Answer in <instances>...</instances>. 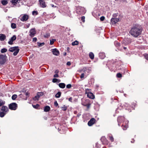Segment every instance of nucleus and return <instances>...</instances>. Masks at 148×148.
<instances>
[{"instance_id": "obj_1", "label": "nucleus", "mask_w": 148, "mask_h": 148, "mask_svg": "<svg viewBox=\"0 0 148 148\" xmlns=\"http://www.w3.org/2000/svg\"><path fill=\"white\" fill-rule=\"evenodd\" d=\"M142 29L137 25L132 26L130 31L129 33L133 37L136 38L141 34Z\"/></svg>"}, {"instance_id": "obj_2", "label": "nucleus", "mask_w": 148, "mask_h": 148, "mask_svg": "<svg viewBox=\"0 0 148 148\" xmlns=\"http://www.w3.org/2000/svg\"><path fill=\"white\" fill-rule=\"evenodd\" d=\"M76 12L79 14H83L85 13L86 10L84 7L78 6L76 8Z\"/></svg>"}, {"instance_id": "obj_3", "label": "nucleus", "mask_w": 148, "mask_h": 148, "mask_svg": "<svg viewBox=\"0 0 148 148\" xmlns=\"http://www.w3.org/2000/svg\"><path fill=\"white\" fill-rule=\"evenodd\" d=\"M19 49L18 48V47H11L10 48L9 51L10 52H13L14 51L13 53V55L14 56H16L19 51Z\"/></svg>"}, {"instance_id": "obj_4", "label": "nucleus", "mask_w": 148, "mask_h": 148, "mask_svg": "<svg viewBox=\"0 0 148 148\" xmlns=\"http://www.w3.org/2000/svg\"><path fill=\"white\" fill-rule=\"evenodd\" d=\"M7 56L5 55H3L0 54V64L3 65L6 62Z\"/></svg>"}, {"instance_id": "obj_5", "label": "nucleus", "mask_w": 148, "mask_h": 148, "mask_svg": "<svg viewBox=\"0 0 148 148\" xmlns=\"http://www.w3.org/2000/svg\"><path fill=\"white\" fill-rule=\"evenodd\" d=\"M20 20L22 21H27L28 18V16L27 14H23L21 15L20 16Z\"/></svg>"}, {"instance_id": "obj_6", "label": "nucleus", "mask_w": 148, "mask_h": 148, "mask_svg": "<svg viewBox=\"0 0 148 148\" xmlns=\"http://www.w3.org/2000/svg\"><path fill=\"white\" fill-rule=\"evenodd\" d=\"M17 107V104L14 103L10 104L9 105V108L12 110H15L16 109Z\"/></svg>"}, {"instance_id": "obj_7", "label": "nucleus", "mask_w": 148, "mask_h": 148, "mask_svg": "<svg viewBox=\"0 0 148 148\" xmlns=\"http://www.w3.org/2000/svg\"><path fill=\"white\" fill-rule=\"evenodd\" d=\"M125 120L124 116H119L117 119V121L118 122V125L119 126L121 123L123 122V121Z\"/></svg>"}, {"instance_id": "obj_8", "label": "nucleus", "mask_w": 148, "mask_h": 148, "mask_svg": "<svg viewBox=\"0 0 148 148\" xmlns=\"http://www.w3.org/2000/svg\"><path fill=\"white\" fill-rule=\"evenodd\" d=\"M128 121L127 120H125L124 122L123 123L122 126L123 127V129L124 130H125L128 127Z\"/></svg>"}, {"instance_id": "obj_9", "label": "nucleus", "mask_w": 148, "mask_h": 148, "mask_svg": "<svg viewBox=\"0 0 148 148\" xmlns=\"http://www.w3.org/2000/svg\"><path fill=\"white\" fill-rule=\"evenodd\" d=\"M29 36L31 37H34L36 33V31L35 28L31 29L29 31Z\"/></svg>"}, {"instance_id": "obj_10", "label": "nucleus", "mask_w": 148, "mask_h": 148, "mask_svg": "<svg viewBox=\"0 0 148 148\" xmlns=\"http://www.w3.org/2000/svg\"><path fill=\"white\" fill-rule=\"evenodd\" d=\"M95 119L94 118H92L88 122V124L89 126H91L94 124L95 121Z\"/></svg>"}, {"instance_id": "obj_11", "label": "nucleus", "mask_w": 148, "mask_h": 148, "mask_svg": "<svg viewBox=\"0 0 148 148\" xmlns=\"http://www.w3.org/2000/svg\"><path fill=\"white\" fill-rule=\"evenodd\" d=\"M16 39V36L15 35H14L10 39L9 41L8 42V43L10 45H12L13 44V42Z\"/></svg>"}, {"instance_id": "obj_12", "label": "nucleus", "mask_w": 148, "mask_h": 148, "mask_svg": "<svg viewBox=\"0 0 148 148\" xmlns=\"http://www.w3.org/2000/svg\"><path fill=\"white\" fill-rule=\"evenodd\" d=\"M119 21V18H113L111 20V23L112 25H114Z\"/></svg>"}, {"instance_id": "obj_13", "label": "nucleus", "mask_w": 148, "mask_h": 148, "mask_svg": "<svg viewBox=\"0 0 148 148\" xmlns=\"http://www.w3.org/2000/svg\"><path fill=\"white\" fill-rule=\"evenodd\" d=\"M52 52L54 55L56 56H58L60 54L59 51L56 48L52 49Z\"/></svg>"}, {"instance_id": "obj_14", "label": "nucleus", "mask_w": 148, "mask_h": 148, "mask_svg": "<svg viewBox=\"0 0 148 148\" xmlns=\"http://www.w3.org/2000/svg\"><path fill=\"white\" fill-rule=\"evenodd\" d=\"M39 2L41 7L44 8L46 6V5L44 0H39Z\"/></svg>"}, {"instance_id": "obj_15", "label": "nucleus", "mask_w": 148, "mask_h": 148, "mask_svg": "<svg viewBox=\"0 0 148 148\" xmlns=\"http://www.w3.org/2000/svg\"><path fill=\"white\" fill-rule=\"evenodd\" d=\"M89 101V100L88 99H82V104L84 106H86V104H87Z\"/></svg>"}, {"instance_id": "obj_16", "label": "nucleus", "mask_w": 148, "mask_h": 148, "mask_svg": "<svg viewBox=\"0 0 148 148\" xmlns=\"http://www.w3.org/2000/svg\"><path fill=\"white\" fill-rule=\"evenodd\" d=\"M82 71L83 72H86L87 73H89L91 71V70L88 67H84L82 69Z\"/></svg>"}, {"instance_id": "obj_17", "label": "nucleus", "mask_w": 148, "mask_h": 148, "mask_svg": "<svg viewBox=\"0 0 148 148\" xmlns=\"http://www.w3.org/2000/svg\"><path fill=\"white\" fill-rule=\"evenodd\" d=\"M1 110L2 111V112H5L6 113L7 112H8V107L4 106H3L2 107Z\"/></svg>"}, {"instance_id": "obj_18", "label": "nucleus", "mask_w": 148, "mask_h": 148, "mask_svg": "<svg viewBox=\"0 0 148 148\" xmlns=\"http://www.w3.org/2000/svg\"><path fill=\"white\" fill-rule=\"evenodd\" d=\"M87 97L91 99H93L95 98V96L92 93L90 92L87 94Z\"/></svg>"}, {"instance_id": "obj_19", "label": "nucleus", "mask_w": 148, "mask_h": 148, "mask_svg": "<svg viewBox=\"0 0 148 148\" xmlns=\"http://www.w3.org/2000/svg\"><path fill=\"white\" fill-rule=\"evenodd\" d=\"M6 38V36L4 34H0V40H4Z\"/></svg>"}, {"instance_id": "obj_20", "label": "nucleus", "mask_w": 148, "mask_h": 148, "mask_svg": "<svg viewBox=\"0 0 148 148\" xmlns=\"http://www.w3.org/2000/svg\"><path fill=\"white\" fill-rule=\"evenodd\" d=\"M99 57L101 59H104L105 57V53L103 52L100 53L99 54Z\"/></svg>"}, {"instance_id": "obj_21", "label": "nucleus", "mask_w": 148, "mask_h": 148, "mask_svg": "<svg viewBox=\"0 0 148 148\" xmlns=\"http://www.w3.org/2000/svg\"><path fill=\"white\" fill-rule=\"evenodd\" d=\"M50 107L49 106H46L44 108V111L45 112H47L50 110Z\"/></svg>"}, {"instance_id": "obj_22", "label": "nucleus", "mask_w": 148, "mask_h": 148, "mask_svg": "<svg viewBox=\"0 0 148 148\" xmlns=\"http://www.w3.org/2000/svg\"><path fill=\"white\" fill-rule=\"evenodd\" d=\"M58 85L60 87L62 88H64L65 86V84L64 83H59Z\"/></svg>"}, {"instance_id": "obj_23", "label": "nucleus", "mask_w": 148, "mask_h": 148, "mask_svg": "<svg viewBox=\"0 0 148 148\" xmlns=\"http://www.w3.org/2000/svg\"><path fill=\"white\" fill-rule=\"evenodd\" d=\"M1 3L3 5H5L8 3V1L6 0H2Z\"/></svg>"}, {"instance_id": "obj_24", "label": "nucleus", "mask_w": 148, "mask_h": 148, "mask_svg": "<svg viewBox=\"0 0 148 148\" xmlns=\"http://www.w3.org/2000/svg\"><path fill=\"white\" fill-rule=\"evenodd\" d=\"M18 1H20L19 0H12V3L14 5H16L17 3H18Z\"/></svg>"}, {"instance_id": "obj_25", "label": "nucleus", "mask_w": 148, "mask_h": 148, "mask_svg": "<svg viewBox=\"0 0 148 148\" xmlns=\"http://www.w3.org/2000/svg\"><path fill=\"white\" fill-rule=\"evenodd\" d=\"M89 56L91 59H93L94 58V55L92 52L90 53L89 54Z\"/></svg>"}, {"instance_id": "obj_26", "label": "nucleus", "mask_w": 148, "mask_h": 148, "mask_svg": "<svg viewBox=\"0 0 148 148\" xmlns=\"http://www.w3.org/2000/svg\"><path fill=\"white\" fill-rule=\"evenodd\" d=\"M108 137L109 138V139H110V140L112 142H113L114 141V138L111 134H110L108 135Z\"/></svg>"}, {"instance_id": "obj_27", "label": "nucleus", "mask_w": 148, "mask_h": 148, "mask_svg": "<svg viewBox=\"0 0 148 148\" xmlns=\"http://www.w3.org/2000/svg\"><path fill=\"white\" fill-rule=\"evenodd\" d=\"M61 93L60 92H58V93L56 95L55 97H56L57 98H59L61 96Z\"/></svg>"}, {"instance_id": "obj_28", "label": "nucleus", "mask_w": 148, "mask_h": 148, "mask_svg": "<svg viewBox=\"0 0 148 148\" xmlns=\"http://www.w3.org/2000/svg\"><path fill=\"white\" fill-rule=\"evenodd\" d=\"M78 44V42L77 40H75L74 42H73L72 43V45L73 46L75 45H77Z\"/></svg>"}, {"instance_id": "obj_29", "label": "nucleus", "mask_w": 148, "mask_h": 148, "mask_svg": "<svg viewBox=\"0 0 148 148\" xmlns=\"http://www.w3.org/2000/svg\"><path fill=\"white\" fill-rule=\"evenodd\" d=\"M39 98V97L38 95L37 94L36 95L34 98L33 100L34 101H38V100Z\"/></svg>"}, {"instance_id": "obj_30", "label": "nucleus", "mask_w": 148, "mask_h": 148, "mask_svg": "<svg viewBox=\"0 0 148 148\" xmlns=\"http://www.w3.org/2000/svg\"><path fill=\"white\" fill-rule=\"evenodd\" d=\"M6 114L5 112H0V116L1 117H3L4 115Z\"/></svg>"}, {"instance_id": "obj_31", "label": "nucleus", "mask_w": 148, "mask_h": 148, "mask_svg": "<svg viewBox=\"0 0 148 148\" xmlns=\"http://www.w3.org/2000/svg\"><path fill=\"white\" fill-rule=\"evenodd\" d=\"M7 51V49L6 48L2 49L1 51V52L2 53L6 52Z\"/></svg>"}, {"instance_id": "obj_32", "label": "nucleus", "mask_w": 148, "mask_h": 148, "mask_svg": "<svg viewBox=\"0 0 148 148\" xmlns=\"http://www.w3.org/2000/svg\"><path fill=\"white\" fill-rule=\"evenodd\" d=\"M16 25L14 23H12L11 24V27L13 29H15L16 27Z\"/></svg>"}, {"instance_id": "obj_33", "label": "nucleus", "mask_w": 148, "mask_h": 148, "mask_svg": "<svg viewBox=\"0 0 148 148\" xmlns=\"http://www.w3.org/2000/svg\"><path fill=\"white\" fill-rule=\"evenodd\" d=\"M56 41V40L54 39H52L50 40V44L51 45H53L54 42Z\"/></svg>"}, {"instance_id": "obj_34", "label": "nucleus", "mask_w": 148, "mask_h": 148, "mask_svg": "<svg viewBox=\"0 0 148 148\" xmlns=\"http://www.w3.org/2000/svg\"><path fill=\"white\" fill-rule=\"evenodd\" d=\"M90 89H86L85 93L86 94H87L88 93H90Z\"/></svg>"}, {"instance_id": "obj_35", "label": "nucleus", "mask_w": 148, "mask_h": 148, "mask_svg": "<svg viewBox=\"0 0 148 148\" xmlns=\"http://www.w3.org/2000/svg\"><path fill=\"white\" fill-rule=\"evenodd\" d=\"M58 81L59 82L60 81V80H58L56 78H53L52 80V82L54 83L57 82Z\"/></svg>"}, {"instance_id": "obj_36", "label": "nucleus", "mask_w": 148, "mask_h": 148, "mask_svg": "<svg viewBox=\"0 0 148 148\" xmlns=\"http://www.w3.org/2000/svg\"><path fill=\"white\" fill-rule=\"evenodd\" d=\"M50 34L49 33H47L45 34L44 36L45 38H48L50 36Z\"/></svg>"}, {"instance_id": "obj_37", "label": "nucleus", "mask_w": 148, "mask_h": 148, "mask_svg": "<svg viewBox=\"0 0 148 148\" xmlns=\"http://www.w3.org/2000/svg\"><path fill=\"white\" fill-rule=\"evenodd\" d=\"M37 94L40 97L42 96L43 95V93L42 92H38Z\"/></svg>"}, {"instance_id": "obj_38", "label": "nucleus", "mask_w": 148, "mask_h": 148, "mask_svg": "<svg viewBox=\"0 0 148 148\" xmlns=\"http://www.w3.org/2000/svg\"><path fill=\"white\" fill-rule=\"evenodd\" d=\"M32 106L34 108L36 109L38 108L39 107V105L38 104H37L35 105H32Z\"/></svg>"}, {"instance_id": "obj_39", "label": "nucleus", "mask_w": 148, "mask_h": 148, "mask_svg": "<svg viewBox=\"0 0 148 148\" xmlns=\"http://www.w3.org/2000/svg\"><path fill=\"white\" fill-rule=\"evenodd\" d=\"M17 97V96L16 95H13L12 96V99L13 100H15Z\"/></svg>"}, {"instance_id": "obj_40", "label": "nucleus", "mask_w": 148, "mask_h": 148, "mask_svg": "<svg viewBox=\"0 0 148 148\" xmlns=\"http://www.w3.org/2000/svg\"><path fill=\"white\" fill-rule=\"evenodd\" d=\"M38 45L39 47H41V46H42L43 45L45 44V43L44 42H42V43L38 42Z\"/></svg>"}, {"instance_id": "obj_41", "label": "nucleus", "mask_w": 148, "mask_h": 148, "mask_svg": "<svg viewBox=\"0 0 148 148\" xmlns=\"http://www.w3.org/2000/svg\"><path fill=\"white\" fill-rule=\"evenodd\" d=\"M116 76L118 78H120L122 77V75L121 73H117V74H116Z\"/></svg>"}, {"instance_id": "obj_42", "label": "nucleus", "mask_w": 148, "mask_h": 148, "mask_svg": "<svg viewBox=\"0 0 148 148\" xmlns=\"http://www.w3.org/2000/svg\"><path fill=\"white\" fill-rule=\"evenodd\" d=\"M61 108L62 109V110L64 111L66 110L67 109V107L64 105Z\"/></svg>"}, {"instance_id": "obj_43", "label": "nucleus", "mask_w": 148, "mask_h": 148, "mask_svg": "<svg viewBox=\"0 0 148 148\" xmlns=\"http://www.w3.org/2000/svg\"><path fill=\"white\" fill-rule=\"evenodd\" d=\"M90 104L89 103V102L86 104L85 106H86L87 108H89L90 106Z\"/></svg>"}, {"instance_id": "obj_44", "label": "nucleus", "mask_w": 148, "mask_h": 148, "mask_svg": "<svg viewBox=\"0 0 148 148\" xmlns=\"http://www.w3.org/2000/svg\"><path fill=\"white\" fill-rule=\"evenodd\" d=\"M66 87L67 88H70L71 87V85L70 84H68L66 85Z\"/></svg>"}, {"instance_id": "obj_45", "label": "nucleus", "mask_w": 148, "mask_h": 148, "mask_svg": "<svg viewBox=\"0 0 148 148\" xmlns=\"http://www.w3.org/2000/svg\"><path fill=\"white\" fill-rule=\"evenodd\" d=\"M105 19V17L103 16L101 17L100 18V19L101 21H103Z\"/></svg>"}, {"instance_id": "obj_46", "label": "nucleus", "mask_w": 148, "mask_h": 148, "mask_svg": "<svg viewBox=\"0 0 148 148\" xmlns=\"http://www.w3.org/2000/svg\"><path fill=\"white\" fill-rule=\"evenodd\" d=\"M85 17L84 16H83L82 17L81 20L83 22H85Z\"/></svg>"}, {"instance_id": "obj_47", "label": "nucleus", "mask_w": 148, "mask_h": 148, "mask_svg": "<svg viewBox=\"0 0 148 148\" xmlns=\"http://www.w3.org/2000/svg\"><path fill=\"white\" fill-rule=\"evenodd\" d=\"M54 105L56 107H57L58 106V104L56 101L54 102Z\"/></svg>"}, {"instance_id": "obj_48", "label": "nucleus", "mask_w": 148, "mask_h": 148, "mask_svg": "<svg viewBox=\"0 0 148 148\" xmlns=\"http://www.w3.org/2000/svg\"><path fill=\"white\" fill-rule=\"evenodd\" d=\"M32 14L33 15L36 14L37 15V11H34L32 12Z\"/></svg>"}, {"instance_id": "obj_49", "label": "nucleus", "mask_w": 148, "mask_h": 148, "mask_svg": "<svg viewBox=\"0 0 148 148\" xmlns=\"http://www.w3.org/2000/svg\"><path fill=\"white\" fill-rule=\"evenodd\" d=\"M59 77V75L58 74H56L54 75L53 77Z\"/></svg>"}, {"instance_id": "obj_50", "label": "nucleus", "mask_w": 148, "mask_h": 148, "mask_svg": "<svg viewBox=\"0 0 148 148\" xmlns=\"http://www.w3.org/2000/svg\"><path fill=\"white\" fill-rule=\"evenodd\" d=\"M84 73H83L81 75L80 78L81 79H82L84 77Z\"/></svg>"}, {"instance_id": "obj_51", "label": "nucleus", "mask_w": 148, "mask_h": 148, "mask_svg": "<svg viewBox=\"0 0 148 148\" xmlns=\"http://www.w3.org/2000/svg\"><path fill=\"white\" fill-rule=\"evenodd\" d=\"M124 105H125V107H126V108L125 109H126V110L127 109H128V108H127V107H128V104L127 103H125V104Z\"/></svg>"}, {"instance_id": "obj_52", "label": "nucleus", "mask_w": 148, "mask_h": 148, "mask_svg": "<svg viewBox=\"0 0 148 148\" xmlns=\"http://www.w3.org/2000/svg\"><path fill=\"white\" fill-rule=\"evenodd\" d=\"M36 40H37V38H33V42H35L36 41Z\"/></svg>"}, {"instance_id": "obj_53", "label": "nucleus", "mask_w": 148, "mask_h": 148, "mask_svg": "<svg viewBox=\"0 0 148 148\" xmlns=\"http://www.w3.org/2000/svg\"><path fill=\"white\" fill-rule=\"evenodd\" d=\"M66 64L68 66H70L71 64V63L70 62H68L66 63Z\"/></svg>"}, {"instance_id": "obj_54", "label": "nucleus", "mask_w": 148, "mask_h": 148, "mask_svg": "<svg viewBox=\"0 0 148 148\" xmlns=\"http://www.w3.org/2000/svg\"><path fill=\"white\" fill-rule=\"evenodd\" d=\"M117 16V14H114L113 15V16L114 17V18L116 17V16Z\"/></svg>"}, {"instance_id": "obj_55", "label": "nucleus", "mask_w": 148, "mask_h": 148, "mask_svg": "<svg viewBox=\"0 0 148 148\" xmlns=\"http://www.w3.org/2000/svg\"><path fill=\"white\" fill-rule=\"evenodd\" d=\"M69 101H70V102H72V98L71 97H70L69 99Z\"/></svg>"}, {"instance_id": "obj_56", "label": "nucleus", "mask_w": 148, "mask_h": 148, "mask_svg": "<svg viewBox=\"0 0 148 148\" xmlns=\"http://www.w3.org/2000/svg\"><path fill=\"white\" fill-rule=\"evenodd\" d=\"M59 72V71L58 70H56L55 71V73L56 74H58Z\"/></svg>"}, {"instance_id": "obj_57", "label": "nucleus", "mask_w": 148, "mask_h": 148, "mask_svg": "<svg viewBox=\"0 0 148 148\" xmlns=\"http://www.w3.org/2000/svg\"><path fill=\"white\" fill-rule=\"evenodd\" d=\"M145 57L146 59L147 60H148V54H147L145 56Z\"/></svg>"}, {"instance_id": "obj_58", "label": "nucleus", "mask_w": 148, "mask_h": 148, "mask_svg": "<svg viewBox=\"0 0 148 148\" xmlns=\"http://www.w3.org/2000/svg\"><path fill=\"white\" fill-rule=\"evenodd\" d=\"M116 43L117 44L116 45H117V46H119V44L117 42H116V41L115 42V44H116Z\"/></svg>"}, {"instance_id": "obj_59", "label": "nucleus", "mask_w": 148, "mask_h": 148, "mask_svg": "<svg viewBox=\"0 0 148 148\" xmlns=\"http://www.w3.org/2000/svg\"><path fill=\"white\" fill-rule=\"evenodd\" d=\"M3 104L2 103L1 101H0V106H2Z\"/></svg>"}, {"instance_id": "obj_60", "label": "nucleus", "mask_w": 148, "mask_h": 148, "mask_svg": "<svg viewBox=\"0 0 148 148\" xmlns=\"http://www.w3.org/2000/svg\"><path fill=\"white\" fill-rule=\"evenodd\" d=\"M29 24H28L27 25H26L27 28H28L29 27Z\"/></svg>"}, {"instance_id": "obj_61", "label": "nucleus", "mask_w": 148, "mask_h": 148, "mask_svg": "<svg viewBox=\"0 0 148 148\" xmlns=\"http://www.w3.org/2000/svg\"><path fill=\"white\" fill-rule=\"evenodd\" d=\"M51 6L52 7H54V5H53V4H51Z\"/></svg>"}, {"instance_id": "obj_62", "label": "nucleus", "mask_w": 148, "mask_h": 148, "mask_svg": "<svg viewBox=\"0 0 148 148\" xmlns=\"http://www.w3.org/2000/svg\"><path fill=\"white\" fill-rule=\"evenodd\" d=\"M134 141H131V142L132 143H134Z\"/></svg>"}, {"instance_id": "obj_63", "label": "nucleus", "mask_w": 148, "mask_h": 148, "mask_svg": "<svg viewBox=\"0 0 148 148\" xmlns=\"http://www.w3.org/2000/svg\"><path fill=\"white\" fill-rule=\"evenodd\" d=\"M122 1H126V0H122Z\"/></svg>"}, {"instance_id": "obj_64", "label": "nucleus", "mask_w": 148, "mask_h": 148, "mask_svg": "<svg viewBox=\"0 0 148 148\" xmlns=\"http://www.w3.org/2000/svg\"><path fill=\"white\" fill-rule=\"evenodd\" d=\"M126 47H124V49H126Z\"/></svg>"}]
</instances>
